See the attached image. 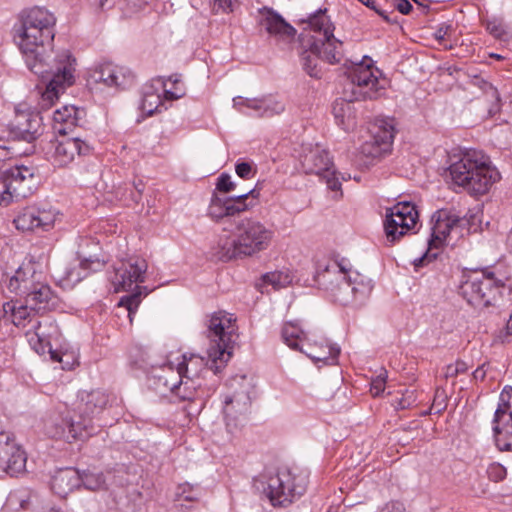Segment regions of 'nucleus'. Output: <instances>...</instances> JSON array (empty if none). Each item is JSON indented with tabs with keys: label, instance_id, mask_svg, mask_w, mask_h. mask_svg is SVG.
I'll use <instances>...</instances> for the list:
<instances>
[{
	"label": "nucleus",
	"instance_id": "obj_27",
	"mask_svg": "<svg viewBox=\"0 0 512 512\" xmlns=\"http://www.w3.org/2000/svg\"><path fill=\"white\" fill-rule=\"evenodd\" d=\"M301 353L314 362L334 364L340 354V348L326 339L321 340L320 343L312 342L310 339L304 347H301Z\"/></svg>",
	"mask_w": 512,
	"mask_h": 512
},
{
	"label": "nucleus",
	"instance_id": "obj_1",
	"mask_svg": "<svg viewBox=\"0 0 512 512\" xmlns=\"http://www.w3.org/2000/svg\"><path fill=\"white\" fill-rule=\"evenodd\" d=\"M56 17L43 7L23 11L13 27L14 40L21 50L27 68L47 81L41 96L42 107L52 106L59 95L75 82L76 59L69 50L57 52L47 61V47L55 36Z\"/></svg>",
	"mask_w": 512,
	"mask_h": 512
},
{
	"label": "nucleus",
	"instance_id": "obj_56",
	"mask_svg": "<svg viewBox=\"0 0 512 512\" xmlns=\"http://www.w3.org/2000/svg\"><path fill=\"white\" fill-rule=\"evenodd\" d=\"M396 8L400 13L407 15L411 12L413 6L408 0H396Z\"/></svg>",
	"mask_w": 512,
	"mask_h": 512
},
{
	"label": "nucleus",
	"instance_id": "obj_36",
	"mask_svg": "<svg viewBox=\"0 0 512 512\" xmlns=\"http://www.w3.org/2000/svg\"><path fill=\"white\" fill-rule=\"evenodd\" d=\"M162 104L161 96L153 85H146L143 88L142 97L139 103V110L145 116H152Z\"/></svg>",
	"mask_w": 512,
	"mask_h": 512
},
{
	"label": "nucleus",
	"instance_id": "obj_25",
	"mask_svg": "<svg viewBox=\"0 0 512 512\" xmlns=\"http://www.w3.org/2000/svg\"><path fill=\"white\" fill-rule=\"evenodd\" d=\"M84 115L83 109L74 105H63L53 112V129L60 135H66L79 125Z\"/></svg>",
	"mask_w": 512,
	"mask_h": 512
},
{
	"label": "nucleus",
	"instance_id": "obj_39",
	"mask_svg": "<svg viewBox=\"0 0 512 512\" xmlns=\"http://www.w3.org/2000/svg\"><path fill=\"white\" fill-rule=\"evenodd\" d=\"M264 283L272 285L275 289L286 287L289 285L293 276L288 271H273L262 276Z\"/></svg>",
	"mask_w": 512,
	"mask_h": 512
},
{
	"label": "nucleus",
	"instance_id": "obj_4",
	"mask_svg": "<svg viewBox=\"0 0 512 512\" xmlns=\"http://www.w3.org/2000/svg\"><path fill=\"white\" fill-rule=\"evenodd\" d=\"M378 74L380 71L373 66L368 57L359 63H353L347 71L349 83L344 89V97L334 101L332 113L336 123L345 131L352 129L355 122V111L352 103L360 100H373L380 95L383 89Z\"/></svg>",
	"mask_w": 512,
	"mask_h": 512
},
{
	"label": "nucleus",
	"instance_id": "obj_62",
	"mask_svg": "<svg viewBox=\"0 0 512 512\" xmlns=\"http://www.w3.org/2000/svg\"><path fill=\"white\" fill-rule=\"evenodd\" d=\"M458 375V373L456 372L455 370V366L454 364H450L446 367V371H445V377L448 378V377H456Z\"/></svg>",
	"mask_w": 512,
	"mask_h": 512
},
{
	"label": "nucleus",
	"instance_id": "obj_14",
	"mask_svg": "<svg viewBox=\"0 0 512 512\" xmlns=\"http://www.w3.org/2000/svg\"><path fill=\"white\" fill-rule=\"evenodd\" d=\"M492 431L497 448H512V387H505L499 395Z\"/></svg>",
	"mask_w": 512,
	"mask_h": 512
},
{
	"label": "nucleus",
	"instance_id": "obj_8",
	"mask_svg": "<svg viewBox=\"0 0 512 512\" xmlns=\"http://www.w3.org/2000/svg\"><path fill=\"white\" fill-rule=\"evenodd\" d=\"M108 403V396L100 390L81 391L74 403V408L64 419L67 429V438L85 439L95 433V427L101 426L98 423V416L102 413Z\"/></svg>",
	"mask_w": 512,
	"mask_h": 512
},
{
	"label": "nucleus",
	"instance_id": "obj_61",
	"mask_svg": "<svg viewBox=\"0 0 512 512\" xmlns=\"http://www.w3.org/2000/svg\"><path fill=\"white\" fill-rule=\"evenodd\" d=\"M454 366H455V370L458 373V375L462 374V373H465L468 370V368H469L467 363L462 361V360H457L454 363Z\"/></svg>",
	"mask_w": 512,
	"mask_h": 512
},
{
	"label": "nucleus",
	"instance_id": "obj_41",
	"mask_svg": "<svg viewBox=\"0 0 512 512\" xmlns=\"http://www.w3.org/2000/svg\"><path fill=\"white\" fill-rule=\"evenodd\" d=\"M486 29L488 32L493 35L495 38L500 40H506L509 37L508 32L506 31V27L503 22L499 19L493 18L487 20Z\"/></svg>",
	"mask_w": 512,
	"mask_h": 512
},
{
	"label": "nucleus",
	"instance_id": "obj_31",
	"mask_svg": "<svg viewBox=\"0 0 512 512\" xmlns=\"http://www.w3.org/2000/svg\"><path fill=\"white\" fill-rule=\"evenodd\" d=\"M179 380L169 383L165 380V385L168 386L172 393L178 396L184 401H194L197 398H201L200 383L197 382V377L190 375H178Z\"/></svg>",
	"mask_w": 512,
	"mask_h": 512
},
{
	"label": "nucleus",
	"instance_id": "obj_9",
	"mask_svg": "<svg viewBox=\"0 0 512 512\" xmlns=\"http://www.w3.org/2000/svg\"><path fill=\"white\" fill-rule=\"evenodd\" d=\"M38 176L34 166H5L0 177V205L27 198L36 189Z\"/></svg>",
	"mask_w": 512,
	"mask_h": 512
},
{
	"label": "nucleus",
	"instance_id": "obj_7",
	"mask_svg": "<svg viewBox=\"0 0 512 512\" xmlns=\"http://www.w3.org/2000/svg\"><path fill=\"white\" fill-rule=\"evenodd\" d=\"M263 477L264 491L273 506H284L301 497L309 483V472L296 465L269 468Z\"/></svg>",
	"mask_w": 512,
	"mask_h": 512
},
{
	"label": "nucleus",
	"instance_id": "obj_17",
	"mask_svg": "<svg viewBox=\"0 0 512 512\" xmlns=\"http://www.w3.org/2000/svg\"><path fill=\"white\" fill-rule=\"evenodd\" d=\"M258 195L255 189L232 197H219L214 194L208 207V215L212 219L220 220L239 214L254 206Z\"/></svg>",
	"mask_w": 512,
	"mask_h": 512
},
{
	"label": "nucleus",
	"instance_id": "obj_28",
	"mask_svg": "<svg viewBox=\"0 0 512 512\" xmlns=\"http://www.w3.org/2000/svg\"><path fill=\"white\" fill-rule=\"evenodd\" d=\"M51 490L59 497H66L81 486L80 471L74 468L58 470L51 479Z\"/></svg>",
	"mask_w": 512,
	"mask_h": 512
},
{
	"label": "nucleus",
	"instance_id": "obj_3",
	"mask_svg": "<svg viewBox=\"0 0 512 512\" xmlns=\"http://www.w3.org/2000/svg\"><path fill=\"white\" fill-rule=\"evenodd\" d=\"M236 331L235 318L225 311L215 312L208 322V338L211 345L208 348V360L201 356L191 354L189 357L183 354V360L178 363L177 374H187L192 377H199L201 368L208 365V368L215 374L219 373L231 358V343L234 342Z\"/></svg>",
	"mask_w": 512,
	"mask_h": 512
},
{
	"label": "nucleus",
	"instance_id": "obj_40",
	"mask_svg": "<svg viewBox=\"0 0 512 512\" xmlns=\"http://www.w3.org/2000/svg\"><path fill=\"white\" fill-rule=\"evenodd\" d=\"M202 496V489L198 485H191L189 483L180 484L177 487L176 497L178 500L184 501H198Z\"/></svg>",
	"mask_w": 512,
	"mask_h": 512
},
{
	"label": "nucleus",
	"instance_id": "obj_34",
	"mask_svg": "<svg viewBox=\"0 0 512 512\" xmlns=\"http://www.w3.org/2000/svg\"><path fill=\"white\" fill-rule=\"evenodd\" d=\"M283 342L293 350L300 351L301 347L310 340L296 322L284 323L281 330Z\"/></svg>",
	"mask_w": 512,
	"mask_h": 512
},
{
	"label": "nucleus",
	"instance_id": "obj_55",
	"mask_svg": "<svg viewBox=\"0 0 512 512\" xmlns=\"http://www.w3.org/2000/svg\"><path fill=\"white\" fill-rule=\"evenodd\" d=\"M232 0H214L213 9L218 11L222 10L224 12L231 11Z\"/></svg>",
	"mask_w": 512,
	"mask_h": 512
},
{
	"label": "nucleus",
	"instance_id": "obj_57",
	"mask_svg": "<svg viewBox=\"0 0 512 512\" xmlns=\"http://www.w3.org/2000/svg\"><path fill=\"white\" fill-rule=\"evenodd\" d=\"M378 512H406L405 508L400 503H388L383 508L379 509Z\"/></svg>",
	"mask_w": 512,
	"mask_h": 512
},
{
	"label": "nucleus",
	"instance_id": "obj_64",
	"mask_svg": "<svg viewBox=\"0 0 512 512\" xmlns=\"http://www.w3.org/2000/svg\"><path fill=\"white\" fill-rule=\"evenodd\" d=\"M490 56H491V57H493V58H495V59H497V60H500V59H502V58H503L501 55H499V54H495V53H492Z\"/></svg>",
	"mask_w": 512,
	"mask_h": 512
},
{
	"label": "nucleus",
	"instance_id": "obj_12",
	"mask_svg": "<svg viewBox=\"0 0 512 512\" xmlns=\"http://www.w3.org/2000/svg\"><path fill=\"white\" fill-rule=\"evenodd\" d=\"M92 147L79 137H65L49 142L45 150L48 162L55 168H66L76 158L89 155Z\"/></svg>",
	"mask_w": 512,
	"mask_h": 512
},
{
	"label": "nucleus",
	"instance_id": "obj_24",
	"mask_svg": "<svg viewBox=\"0 0 512 512\" xmlns=\"http://www.w3.org/2000/svg\"><path fill=\"white\" fill-rule=\"evenodd\" d=\"M259 12L262 16L261 25L270 35L283 40L294 38L296 29L286 22L279 13L268 7H263Z\"/></svg>",
	"mask_w": 512,
	"mask_h": 512
},
{
	"label": "nucleus",
	"instance_id": "obj_22",
	"mask_svg": "<svg viewBox=\"0 0 512 512\" xmlns=\"http://www.w3.org/2000/svg\"><path fill=\"white\" fill-rule=\"evenodd\" d=\"M41 122L42 119L37 113L17 112L9 125V138L31 144L42 134Z\"/></svg>",
	"mask_w": 512,
	"mask_h": 512
},
{
	"label": "nucleus",
	"instance_id": "obj_6",
	"mask_svg": "<svg viewBox=\"0 0 512 512\" xmlns=\"http://www.w3.org/2000/svg\"><path fill=\"white\" fill-rule=\"evenodd\" d=\"M448 172L454 184L474 196L486 194L500 179V173L491 165L489 158L477 150L465 152L449 166Z\"/></svg>",
	"mask_w": 512,
	"mask_h": 512
},
{
	"label": "nucleus",
	"instance_id": "obj_37",
	"mask_svg": "<svg viewBox=\"0 0 512 512\" xmlns=\"http://www.w3.org/2000/svg\"><path fill=\"white\" fill-rule=\"evenodd\" d=\"M4 310L6 313H11L12 322L17 327H25L26 321L28 320L30 322L37 312L26 302L19 305L7 303L4 305Z\"/></svg>",
	"mask_w": 512,
	"mask_h": 512
},
{
	"label": "nucleus",
	"instance_id": "obj_38",
	"mask_svg": "<svg viewBox=\"0 0 512 512\" xmlns=\"http://www.w3.org/2000/svg\"><path fill=\"white\" fill-rule=\"evenodd\" d=\"M81 486L91 491H98L105 489L106 479L102 473L83 471L80 472Z\"/></svg>",
	"mask_w": 512,
	"mask_h": 512
},
{
	"label": "nucleus",
	"instance_id": "obj_20",
	"mask_svg": "<svg viewBox=\"0 0 512 512\" xmlns=\"http://www.w3.org/2000/svg\"><path fill=\"white\" fill-rule=\"evenodd\" d=\"M250 384L233 395H227L224 399L223 414L226 428L229 433H233L242 425L246 414L251 406Z\"/></svg>",
	"mask_w": 512,
	"mask_h": 512
},
{
	"label": "nucleus",
	"instance_id": "obj_26",
	"mask_svg": "<svg viewBox=\"0 0 512 512\" xmlns=\"http://www.w3.org/2000/svg\"><path fill=\"white\" fill-rule=\"evenodd\" d=\"M21 296L37 312L51 310L58 302L57 296L53 293L50 286L42 282L36 283L32 289H29Z\"/></svg>",
	"mask_w": 512,
	"mask_h": 512
},
{
	"label": "nucleus",
	"instance_id": "obj_35",
	"mask_svg": "<svg viewBox=\"0 0 512 512\" xmlns=\"http://www.w3.org/2000/svg\"><path fill=\"white\" fill-rule=\"evenodd\" d=\"M347 275L352 286V296L355 303H362L372 291V281L358 272H351L349 269Z\"/></svg>",
	"mask_w": 512,
	"mask_h": 512
},
{
	"label": "nucleus",
	"instance_id": "obj_10",
	"mask_svg": "<svg viewBox=\"0 0 512 512\" xmlns=\"http://www.w3.org/2000/svg\"><path fill=\"white\" fill-rule=\"evenodd\" d=\"M465 280L459 287V293L474 307H488L496 299L504 282L488 270H475L464 275Z\"/></svg>",
	"mask_w": 512,
	"mask_h": 512
},
{
	"label": "nucleus",
	"instance_id": "obj_19",
	"mask_svg": "<svg viewBox=\"0 0 512 512\" xmlns=\"http://www.w3.org/2000/svg\"><path fill=\"white\" fill-rule=\"evenodd\" d=\"M233 106L242 114L259 118L273 117L285 111L284 103L272 95L261 98L237 96L233 98Z\"/></svg>",
	"mask_w": 512,
	"mask_h": 512
},
{
	"label": "nucleus",
	"instance_id": "obj_32",
	"mask_svg": "<svg viewBox=\"0 0 512 512\" xmlns=\"http://www.w3.org/2000/svg\"><path fill=\"white\" fill-rule=\"evenodd\" d=\"M459 222L460 218L454 214L444 213V217H442V214H439L432 227L431 239L428 242L430 249H438L442 246L449 236L450 231L458 225Z\"/></svg>",
	"mask_w": 512,
	"mask_h": 512
},
{
	"label": "nucleus",
	"instance_id": "obj_54",
	"mask_svg": "<svg viewBox=\"0 0 512 512\" xmlns=\"http://www.w3.org/2000/svg\"><path fill=\"white\" fill-rule=\"evenodd\" d=\"M450 31H451L450 25L442 24L436 29V31L434 33V37L437 41L441 42L445 39V37L449 34Z\"/></svg>",
	"mask_w": 512,
	"mask_h": 512
},
{
	"label": "nucleus",
	"instance_id": "obj_44",
	"mask_svg": "<svg viewBox=\"0 0 512 512\" xmlns=\"http://www.w3.org/2000/svg\"><path fill=\"white\" fill-rule=\"evenodd\" d=\"M168 80L171 81L175 85V88H174V90L164 89V98L166 100H177V99L183 97L185 94L184 89L177 86L180 83L179 76L172 75L169 77Z\"/></svg>",
	"mask_w": 512,
	"mask_h": 512
},
{
	"label": "nucleus",
	"instance_id": "obj_21",
	"mask_svg": "<svg viewBox=\"0 0 512 512\" xmlns=\"http://www.w3.org/2000/svg\"><path fill=\"white\" fill-rule=\"evenodd\" d=\"M58 211L49 207H27L15 219L16 228L22 231H48L53 228Z\"/></svg>",
	"mask_w": 512,
	"mask_h": 512
},
{
	"label": "nucleus",
	"instance_id": "obj_33",
	"mask_svg": "<svg viewBox=\"0 0 512 512\" xmlns=\"http://www.w3.org/2000/svg\"><path fill=\"white\" fill-rule=\"evenodd\" d=\"M25 450H0V471L11 476L18 475L26 468Z\"/></svg>",
	"mask_w": 512,
	"mask_h": 512
},
{
	"label": "nucleus",
	"instance_id": "obj_16",
	"mask_svg": "<svg viewBox=\"0 0 512 512\" xmlns=\"http://www.w3.org/2000/svg\"><path fill=\"white\" fill-rule=\"evenodd\" d=\"M301 165L306 174H316L322 177L328 189L339 192L342 196L341 182L336 177L335 170H331L333 163L326 150L315 147L301 157Z\"/></svg>",
	"mask_w": 512,
	"mask_h": 512
},
{
	"label": "nucleus",
	"instance_id": "obj_18",
	"mask_svg": "<svg viewBox=\"0 0 512 512\" xmlns=\"http://www.w3.org/2000/svg\"><path fill=\"white\" fill-rule=\"evenodd\" d=\"M89 81L108 88L126 89L134 82V74L126 67L101 63L89 71Z\"/></svg>",
	"mask_w": 512,
	"mask_h": 512
},
{
	"label": "nucleus",
	"instance_id": "obj_46",
	"mask_svg": "<svg viewBox=\"0 0 512 512\" xmlns=\"http://www.w3.org/2000/svg\"><path fill=\"white\" fill-rule=\"evenodd\" d=\"M236 188V183L232 181L231 176L227 173H222L216 183V189L219 192L229 193L234 191Z\"/></svg>",
	"mask_w": 512,
	"mask_h": 512
},
{
	"label": "nucleus",
	"instance_id": "obj_47",
	"mask_svg": "<svg viewBox=\"0 0 512 512\" xmlns=\"http://www.w3.org/2000/svg\"><path fill=\"white\" fill-rule=\"evenodd\" d=\"M8 501L11 505L19 504L21 508L25 509L29 502V492L25 489L15 491L9 495Z\"/></svg>",
	"mask_w": 512,
	"mask_h": 512
},
{
	"label": "nucleus",
	"instance_id": "obj_52",
	"mask_svg": "<svg viewBox=\"0 0 512 512\" xmlns=\"http://www.w3.org/2000/svg\"><path fill=\"white\" fill-rule=\"evenodd\" d=\"M434 249H430V245L428 244L427 252L420 258L414 261V266L420 267L423 266L426 262H431L437 258V252H433Z\"/></svg>",
	"mask_w": 512,
	"mask_h": 512
},
{
	"label": "nucleus",
	"instance_id": "obj_42",
	"mask_svg": "<svg viewBox=\"0 0 512 512\" xmlns=\"http://www.w3.org/2000/svg\"><path fill=\"white\" fill-rule=\"evenodd\" d=\"M135 288L137 289L136 292L122 297L120 301V305L126 306V308L129 311V315L132 313L133 309H136L140 303V297H141V287L136 285Z\"/></svg>",
	"mask_w": 512,
	"mask_h": 512
},
{
	"label": "nucleus",
	"instance_id": "obj_59",
	"mask_svg": "<svg viewBox=\"0 0 512 512\" xmlns=\"http://www.w3.org/2000/svg\"><path fill=\"white\" fill-rule=\"evenodd\" d=\"M413 397V393H411L408 397H402L399 399L396 408L397 409H407L410 407V405L414 402V399H411Z\"/></svg>",
	"mask_w": 512,
	"mask_h": 512
},
{
	"label": "nucleus",
	"instance_id": "obj_53",
	"mask_svg": "<svg viewBox=\"0 0 512 512\" xmlns=\"http://www.w3.org/2000/svg\"><path fill=\"white\" fill-rule=\"evenodd\" d=\"M0 446H11L12 448H21L14 443V435L11 432L0 431Z\"/></svg>",
	"mask_w": 512,
	"mask_h": 512
},
{
	"label": "nucleus",
	"instance_id": "obj_43",
	"mask_svg": "<svg viewBox=\"0 0 512 512\" xmlns=\"http://www.w3.org/2000/svg\"><path fill=\"white\" fill-rule=\"evenodd\" d=\"M484 90V93L487 97H491L495 99V104L492 105V107L489 108L490 114H495L500 109V95L496 87H494L491 83L484 82V85L482 87Z\"/></svg>",
	"mask_w": 512,
	"mask_h": 512
},
{
	"label": "nucleus",
	"instance_id": "obj_60",
	"mask_svg": "<svg viewBox=\"0 0 512 512\" xmlns=\"http://www.w3.org/2000/svg\"><path fill=\"white\" fill-rule=\"evenodd\" d=\"M486 365H487L486 363L482 364L481 366H479V367H478V368L473 372V377H474V379H476V380H480V381H482V380H484V379H485V377H486V372H487V370H486V368H485V367H486Z\"/></svg>",
	"mask_w": 512,
	"mask_h": 512
},
{
	"label": "nucleus",
	"instance_id": "obj_30",
	"mask_svg": "<svg viewBox=\"0 0 512 512\" xmlns=\"http://www.w3.org/2000/svg\"><path fill=\"white\" fill-rule=\"evenodd\" d=\"M32 329L33 333L31 334V331H28L27 335L29 336L30 344L33 345L37 352L44 351L45 346L49 344L50 338L58 334L56 324L49 318L37 321L32 326Z\"/></svg>",
	"mask_w": 512,
	"mask_h": 512
},
{
	"label": "nucleus",
	"instance_id": "obj_11",
	"mask_svg": "<svg viewBox=\"0 0 512 512\" xmlns=\"http://www.w3.org/2000/svg\"><path fill=\"white\" fill-rule=\"evenodd\" d=\"M348 269L343 263L334 262L326 265L323 270L317 271L314 277L315 282L325 289H331L335 301L341 305L355 303L352 296V286L348 278Z\"/></svg>",
	"mask_w": 512,
	"mask_h": 512
},
{
	"label": "nucleus",
	"instance_id": "obj_50",
	"mask_svg": "<svg viewBox=\"0 0 512 512\" xmlns=\"http://www.w3.org/2000/svg\"><path fill=\"white\" fill-rule=\"evenodd\" d=\"M144 187L145 185L142 182V180H139L138 182H134L132 184V188L130 189L129 194V198L132 202L138 203L141 200Z\"/></svg>",
	"mask_w": 512,
	"mask_h": 512
},
{
	"label": "nucleus",
	"instance_id": "obj_29",
	"mask_svg": "<svg viewBox=\"0 0 512 512\" xmlns=\"http://www.w3.org/2000/svg\"><path fill=\"white\" fill-rule=\"evenodd\" d=\"M40 274L36 273L32 263L20 266L9 281V289L20 296L32 289L36 283H40Z\"/></svg>",
	"mask_w": 512,
	"mask_h": 512
},
{
	"label": "nucleus",
	"instance_id": "obj_2",
	"mask_svg": "<svg viewBox=\"0 0 512 512\" xmlns=\"http://www.w3.org/2000/svg\"><path fill=\"white\" fill-rule=\"evenodd\" d=\"M307 25L302 33L300 62L310 77L321 79L326 70L325 64L334 65L342 61L343 42L334 36L335 26L326 15V9L311 14Z\"/></svg>",
	"mask_w": 512,
	"mask_h": 512
},
{
	"label": "nucleus",
	"instance_id": "obj_51",
	"mask_svg": "<svg viewBox=\"0 0 512 512\" xmlns=\"http://www.w3.org/2000/svg\"><path fill=\"white\" fill-rule=\"evenodd\" d=\"M80 266L83 269L97 271L104 266V263L101 262L99 259L90 256L88 258H84L83 260H81Z\"/></svg>",
	"mask_w": 512,
	"mask_h": 512
},
{
	"label": "nucleus",
	"instance_id": "obj_45",
	"mask_svg": "<svg viewBox=\"0 0 512 512\" xmlns=\"http://www.w3.org/2000/svg\"><path fill=\"white\" fill-rule=\"evenodd\" d=\"M235 171L240 178L246 180L253 178L256 174L253 164L245 161H238L235 165Z\"/></svg>",
	"mask_w": 512,
	"mask_h": 512
},
{
	"label": "nucleus",
	"instance_id": "obj_13",
	"mask_svg": "<svg viewBox=\"0 0 512 512\" xmlns=\"http://www.w3.org/2000/svg\"><path fill=\"white\" fill-rule=\"evenodd\" d=\"M418 211L411 202H399L387 209L384 229L391 243L406 235L417 224Z\"/></svg>",
	"mask_w": 512,
	"mask_h": 512
},
{
	"label": "nucleus",
	"instance_id": "obj_58",
	"mask_svg": "<svg viewBox=\"0 0 512 512\" xmlns=\"http://www.w3.org/2000/svg\"><path fill=\"white\" fill-rule=\"evenodd\" d=\"M510 336H512V315L510 316L505 329L500 332L498 337L501 342H508Z\"/></svg>",
	"mask_w": 512,
	"mask_h": 512
},
{
	"label": "nucleus",
	"instance_id": "obj_23",
	"mask_svg": "<svg viewBox=\"0 0 512 512\" xmlns=\"http://www.w3.org/2000/svg\"><path fill=\"white\" fill-rule=\"evenodd\" d=\"M393 138V126L383 122L381 125L374 127L370 138L361 145L360 152L367 158H380L390 152Z\"/></svg>",
	"mask_w": 512,
	"mask_h": 512
},
{
	"label": "nucleus",
	"instance_id": "obj_5",
	"mask_svg": "<svg viewBox=\"0 0 512 512\" xmlns=\"http://www.w3.org/2000/svg\"><path fill=\"white\" fill-rule=\"evenodd\" d=\"M274 237V231L264 223L245 218L236 224L233 237H220L213 247L218 260L228 262L234 259L251 257L266 250Z\"/></svg>",
	"mask_w": 512,
	"mask_h": 512
},
{
	"label": "nucleus",
	"instance_id": "obj_49",
	"mask_svg": "<svg viewBox=\"0 0 512 512\" xmlns=\"http://www.w3.org/2000/svg\"><path fill=\"white\" fill-rule=\"evenodd\" d=\"M387 379V371L382 370L371 383V393L373 396H379L385 389V383Z\"/></svg>",
	"mask_w": 512,
	"mask_h": 512
},
{
	"label": "nucleus",
	"instance_id": "obj_63",
	"mask_svg": "<svg viewBox=\"0 0 512 512\" xmlns=\"http://www.w3.org/2000/svg\"><path fill=\"white\" fill-rule=\"evenodd\" d=\"M507 243H508L509 247L512 248V227H511V230L507 237Z\"/></svg>",
	"mask_w": 512,
	"mask_h": 512
},
{
	"label": "nucleus",
	"instance_id": "obj_15",
	"mask_svg": "<svg viewBox=\"0 0 512 512\" xmlns=\"http://www.w3.org/2000/svg\"><path fill=\"white\" fill-rule=\"evenodd\" d=\"M147 269V261L139 256H132L119 261L109 276L114 291H127L134 284L143 283Z\"/></svg>",
	"mask_w": 512,
	"mask_h": 512
},
{
	"label": "nucleus",
	"instance_id": "obj_48",
	"mask_svg": "<svg viewBox=\"0 0 512 512\" xmlns=\"http://www.w3.org/2000/svg\"><path fill=\"white\" fill-rule=\"evenodd\" d=\"M487 474L491 480L499 482L506 478L507 471L500 463H492L487 469Z\"/></svg>",
	"mask_w": 512,
	"mask_h": 512
}]
</instances>
